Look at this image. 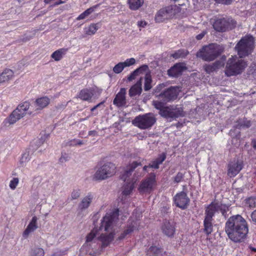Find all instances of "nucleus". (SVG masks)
I'll list each match as a JSON object with an SVG mask.
<instances>
[{
  "instance_id": "nucleus-1",
  "label": "nucleus",
  "mask_w": 256,
  "mask_h": 256,
  "mask_svg": "<svg viewBox=\"0 0 256 256\" xmlns=\"http://www.w3.org/2000/svg\"><path fill=\"white\" fill-rule=\"evenodd\" d=\"M246 220L240 215L230 216L226 223L225 231L228 238L237 242L243 240L248 233Z\"/></svg>"
},
{
  "instance_id": "nucleus-2",
  "label": "nucleus",
  "mask_w": 256,
  "mask_h": 256,
  "mask_svg": "<svg viewBox=\"0 0 256 256\" xmlns=\"http://www.w3.org/2000/svg\"><path fill=\"white\" fill-rule=\"evenodd\" d=\"M118 211L113 212L112 214H106L101 221V224L99 230L108 231L110 230H112V232L108 236L104 234H102L100 235L99 239L102 242V245L100 246L101 250L106 247L114 238V234L113 230L112 224L114 219L118 217Z\"/></svg>"
},
{
  "instance_id": "nucleus-3",
  "label": "nucleus",
  "mask_w": 256,
  "mask_h": 256,
  "mask_svg": "<svg viewBox=\"0 0 256 256\" xmlns=\"http://www.w3.org/2000/svg\"><path fill=\"white\" fill-rule=\"evenodd\" d=\"M152 105L157 110H158L159 114L165 118H176L184 116L182 108L176 106H164V103L158 101L154 100Z\"/></svg>"
},
{
  "instance_id": "nucleus-4",
  "label": "nucleus",
  "mask_w": 256,
  "mask_h": 256,
  "mask_svg": "<svg viewBox=\"0 0 256 256\" xmlns=\"http://www.w3.org/2000/svg\"><path fill=\"white\" fill-rule=\"evenodd\" d=\"M236 56H232L226 62L225 74L228 76L240 74L247 66L246 62Z\"/></svg>"
},
{
  "instance_id": "nucleus-5",
  "label": "nucleus",
  "mask_w": 256,
  "mask_h": 256,
  "mask_svg": "<svg viewBox=\"0 0 256 256\" xmlns=\"http://www.w3.org/2000/svg\"><path fill=\"white\" fill-rule=\"evenodd\" d=\"M254 38L252 36H246L242 38L235 46L239 57L242 58L250 54L254 50Z\"/></svg>"
},
{
  "instance_id": "nucleus-6",
  "label": "nucleus",
  "mask_w": 256,
  "mask_h": 256,
  "mask_svg": "<svg viewBox=\"0 0 256 256\" xmlns=\"http://www.w3.org/2000/svg\"><path fill=\"white\" fill-rule=\"evenodd\" d=\"M224 47L217 44H210L204 47L202 50L197 53V56L205 61H212L224 51Z\"/></svg>"
},
{
  "instance_id": "nucleus-7",
  "label": "nucleus",
  "mask_w": 256,
  "mask_h": 256,
  "mask_svg": "<svg viewBox=\"0 0 256 256\" xmlns=\"http://www.w3.org/2000/svg\"><path fill=\"white\" fill-rule=\"evenodd\" d=\"M116 172V166L112 162H108L98 168L92 176L94 180H106Z\"/></svg>"
},
{
  "instance_id": "nucleus-8",
  "label": "nucleus",
  "mask_w": 256,
  "mask_h": 256,
  "mask_svg": "<svg viewBox=\"0 0 256 256\" xmlns=\"http://www.w3.org/2000/svg\"><path fill=\"white\" fill-rule=\"evenodd\" d=\"M154 114L149 112L136 116L132 120V124L140 129L145 130L150 128L156 122Z\"/></svg>"
},
{
  "instance_id": "nucleus-9",
  "label": "nucleus",
  "mask_w": 256,
  "mask_h": 256,
  "mask_svg": "<svg viewBox=\"0 0 256 256\" xmlns=\"http://www.w3.org/2000/svg\"><path fill=\"white\" fill-rule=\"evenodd\" d=\"M30 103L28 102H24L20 104L8 118L7 122L9 124H14L24 117L30 108Z\"/></svg>"
},
{
  "instance_id": "nucleus-10",
  "label": "nucleus",
  "mask_w": 256,
  "mask_h": 256,
  "mask_svg": "<svg viewBox=\"0 0 256 256\" xmlns=\"http://www.w3.org/2000/svg\"><path fill=\"white\" fill-rule=\"evenodd\" d=\"M236 22L225 18H218L213 24L214 28L218 32H225L233 28L236 26Z\"/></svg>"
},
{
  "instance_id": "nucleus-11",
  "label": "nucleus",
  "mask_w": 256,
  "mask_h": 256,
  "mask_svg": "<svg viewBox=\"0 0 256 256\" xmlns=\"http://www.w3.org/2000/svg\"><path fill=\"white\" fill-rule=\"evenodd\" d=\"M156 185V174L150 173V176L142 180L139 188L140 192H150Z\"/></svg>"
},
{
  "instance_id": "nucleus-12",
  "label": "nucleus",
  "mask_w": 256,
  "mask_h": 256,
  "mask_svg": "<svg viewBox=\"0 0 256 256\" xmlns=\"http://www.w3.org/2000/svg\"><path fill=\"white\" fill-rule=\"evenodd\" d=\"M213 207L207 206L205 210V218L204 220V232L209 234L212 233L213 230V224L212 223L213 215Z\"/></svg>"
},
{
  "instance_id": "nucleus-13",
  "label": "nucleus",
  "mask_w": 256,
  "mask_h": 256,
  "mask_svg": "<svg viewBox=\"0 0 256 256\" xmlns=\"http://www.w3.org/2000/svg\"><path fill=\"white\" fill-rule=\"evenodd\" d=\"M174 12L172 6H167L161 8L156 14L155 20L157 22H162L166 20L172 18Z\"/></svg>"
},
{
  "instance_id": "nucleus-14",
  "label": "nucleus",
  "mask_w": 256,
  "mask_h": 256,
  "mask_svg": "<svg viewBox=\"0 0 256 256\" xmlns=\"http://www.w3.org/2000/svg\"><path fill=\"white\" fill-rule=\"evenodd\" d=\"M178 88L177 87L170 86L161 92L158 97L163 98L166 102L175 100L178 94Z\"/></svg>"
},
{
  "instance_id": "nucleus-15",
  "label": "nucleus",
  "mask_w": 256,
  "mask_h": 256,
  "mask_svg": "<svg viewBox=\"0 0 256 256\" xmlns=\"http://www.w3.org/2000/svg\"><path fill=\"white\" fill-rule=\"evenodd\" d=\"M176 205L182 209L186 208L190 202V199L186 192H182L177 194L174 197Z\"/></svg>"
},
{
  "instance_id": "nucleus-16",
  "label": "nucleus",
  "mask_w": 256,
  "mask_h": 256,
  "mask_svg": "<svg viewBox=\"0 0 256 256\" xmlns=\"http://www.w3.org/2000/svg\"><path fill=\"white\" fill-rule=\"evenodd\" d=\"M242 168L240 161L231 162L228 165V175L230 178L236 176Z\"/></svg>"
},
{
  "instance_id": "nucleus-17",
  "label": "nucleus",
  "mask_w": 256,
  "mask_h": 256,
  "mask_svg": "<svg viewBox=\"0 0 256 256\" xmlns=\"http://www.w3.org/2000/svg\"><path fill=\"white\" fill-rule=\"evenodd\" d=\"M126 88H121L120 92L116 94L113 100V104L118 108L124 106L126 104Z\"/></svg>"
},
{
  "instance_id": "nucleus-18",
  "label": "nucleus",
  "mask_w": 256,
  "mask_h": 256,
  "mask_svg": "<svg viewBox=\"0 0 256 256\" xmlns=\"http://www.w3.org/2000/svg\"><path fill=\"white\" fill-rule=\"evenodd\" d=\"M210 206L214 208V210L212 212L214 216V214L216 212L220 210L222 213V215L224 217V218H226L228 216L229 214L230 213V211L228 206H226V205H223L218 202H212L208 206Z\"/></svg>"
},
{
  "instance_id": "nucleus-19",
  "label": "nucleus",
  "mask_w": 256,
  "mask_h": 256,
  "mask_svg": "<svg viewBox=\"0 0 256 256\" xmlns=\"http://www.w3.org/2000/svg\"><path fill=\"white\" fill-rule=\"evenodd\" d=\"M98 234V230L96 228H94L91 232L88 234L86 236V244L88 247H91L92 249L97 250L98 247V244L96 242L98 239L96 238Z\"/></svg>"
},
{
  "instance_id": "nucleus-20",
  "label": "nucleus",
  "mask_w": 256,
  "mask_h": 256,
  "mask_svg": "<svg viewBox=\"0 0 256 256\" xmlns=\"http://www.w3.org/2000/svg\"><path fill=\"white\" fill-rule=\"evenodd\" d=\"M175 230L174 224L172 221L165 220L162 226V232L168 237L174 236Z\"/></svg>"
},
{
  "instance_id": "nucleus-21",
  "label": "nucleus",
  "mask_w": 256,
  "mask_h": 256,
  "mask_svg": "<svg viewBox=\"0 0 256 256\" xmlns=\"http://www.w3.org/2000/svg\"><path fill=\"white\" fill-rule=\"evenodd\" d=\"M142 165L141 162H134L126 168L124 174L121 175L120 178L124 182L127 181L128 183V178L131 176L132 172L136 167Z\"/></svg>"
},
{
  "instance_id": "nucleus-22",
  "label": "nucleus",
  "mask_w": 256,
  "mask_h": 256,
  "mask_svg": "<svg viewBox=\"0 0 256 256\" xmlns=\"http://www.w3.org/2000/svg\"><path fill=\"white\" fill-rule=\"evenodd\" d=\"M184 69L182 64H176L168 70V74L170 76L178 77L182 74Z\"/></svg>"
},
{
  "instance_id": "nucleus-23",
  "label": "nucleus",
  "mask_w": 256,
  "mask_h": 256,
  "mask_svg": "<svg viewBox=\"0 0 256 256\" xmlns=\"http://www.w3.org/2000/svg\"><path fill=\"white\" fill-rule=\"evenodd\" d=\"M50 102V100L46 96H44L36 99L34 103L35 111L41 110L46 107Z\"/></svg>"
},
{
  "instance_id": "nucleus-24",
  "label": "nucleus",
  "mask_w": 256,
  "mask_h": 256,
  "mask_svg": "<svg viewBox=\"0 0 256 256\" xmlns=\"http://www.w3.org/2000/svg\"><path fill=\"white\" fill-rule=\"evenodd\" d=\"M93 199L94 196L91 193L88 194L87 196L83 198L78 204V207L80 210H83L88 208L90 206Z\"/></svg>"
},
{
  "instance_id": "nucleus-25",
  "label": "nucleus",
  "mask_w": 256,
  "mask_h": 256,
  "mask_svg": "<svg viewBox=\"0 0 256 256\" xmlns=\"http://www.w3.org/2000/svg\"><path fill=\"white\" fill-rule=\"evenodd\" d=\"M142 78H140L136 84L132 86L129 90V95L130 97L134 96L137 94L140 95L142 91Z\"/></svg>"
},
{
  "instance_id": "nucleus-26",
  "label": "nucleus",
  "mask_w": 256,
  "mask_h": 256,
  "mask_svg": "<svg viewBox=\"0 0 256 256\" xmlns=\"http://www.w3.org/2000/svg\"><path fill=\"white\" fill-rule=\"evenodd\" d=\"M224 66V63L222 61L217 60L211 64L205 65L204 66V68L207 73L210 74V72H212L219 69L220 68L223 66Z\"/></svg>"
},
{
  "instance_id": "nucleus-27",
  "label": "nucleus",
  "mask_w": 256,
  "mask_h": 256,
  "mask_svg": "<svg viewBox=\"0 0 256 256\" xmlns=\"http://www.w3.org/2000/svg\"><path fill=\"white\" fill-rule=\"evenodd\" d=\"M37 220L38 219L36 216H34L32 217L30 223L28 224L27 228L23 232L24 237L27 238L30 234L34 232L37 228Z\"/></svg>"
},
{
  "instance_id": "nucleus-28",
  "label": "nucleus",
  "mask_w": 256,
  "mask_h": 256,
  "mask_svg": "<svg viewBox=\"0 0 256 256\" xmlns=\"http://www.w3.org/2000/svg\"><path fill=\"white\" fill-rule=\"evenodd\" d=\"M14 76V72L10 69H5L0 74V84L6 82Z\"/></svg>"
},
{
  "instance_id": "nucleus-29",
  "label": "nucleus",
  "mask_w": 256,
  "mask_h": 256,
  "mask_svg": "<svg viewBox=\"0 0 256 256\" xmlns=\"http://www.w3.org/2000/svg\"><path fill=\"white\" fill-rule=\"evenodd\" d=\"M136 182V180H132V182L130 181V182L123 186V190L122 193V200H123L124 198H126L127 196L130 195L132 193L134 188V184Z\"/></svg>"
},
{
  "instance_id": "nucleus-30",
  "label": "nucleus",
  "mask_w": 256,
  "mask_h": 256,
  "mask_svg": "<svg viewBox=\"0 0 256 256\" xmlns=\"http://www.w3.org/2000/svg\"><path fill=\"white\" fill-rule=\"evenodd\" d=\"M93 95V90L92 89L84 88L80 90L78 96L83 100L90 101Z\"/></svg>"
},
{
  "instance_id": "nucleus-31",
  "label": "nucleus",
  "mask_w": 256,
  "mask_h": 256,
  "mask_svg": "<svg viewBox=\"0 0 256 256\" xmlns=\"http://www.w3.org/2000/svg\"><path fill=\"white\" fill-rule=\"evenodd\" d=\"M33 151L30 149H27L22 154L20 160V164L24 166L32 158Z\"/></svg>"
},
{
  "instance_id": "nucleus-32",
  "label": "nucleus",
  "mask_w": 256,
  "mask_h": 256,
  "mask_svg": "<svg viewBox=\"0 0 256 256\" xmlns=\"http://www.w3.org/2000/svg\"><path fill=\"white\" fill-rule=\"evenodd\" d=\"M100 24L99 23L92 24L84 28V32L87 35L92 36L96 34V31L100 28Z\"/></svg>"
},
{
  "instance_id": "nucleus-33",
  "label": "nucleus",
  "mask_w": 256,
  "mask_h": 256,
  "mask_svg": "<svg viewBox=\"0 0 256 256\" xmlns=\"http://www.w3.org/2000/svg\"><path fill=\"white\" fill-rule=\"evenodd\" d=\"M67 51V48L59 49L54 52L52 54L51 57L56 61H58L62 58L63 56H64L66 54Z\"/></svg>"
},
{
  "instance_id": "nucleus-34",
  "label": "nucleus",
  "mask_w": 256,
  "mask_h": 256,
  "mask_svg": "<svg viewBox=\"0 0 256 256\" xmlns=\"http://www.w3.org/2000/svg\"><path fill=\"white\" fill-rule=\"evenodd\" d=\"M144 0H128L129 8L132 10H137L144 4Z\"/></svg>"
},
{
  "instance_id": "nucleus-35",
  "label": "nucleus",
  "mask_w": 256,
  "mask_h": 256,
  "mask_svg": "<svg viewBox=\"0 0 256 256\" xmlns=\"http://www.w3.org/2000/svg\"><path fill=\"white\" fill-rule=\"evenodd\" d=\"M237 124L236 126V127L238 128H248L251 126V122L250 120H248L246 118L239 119L237 121Z\"/></svg>"
},
{
  "instance_id": "nucleus-36",
  "label": "nucleus",
  "mask_w": 256,
  "mask_h": 256,
  "mask_svg": "<svg viewBox=\"0 0 256 256\" xmlns=\"http://www.w3.org/2000/svg\"><path fill=\"white\" fill-rule=\"evenodd\" d=\"M100 4H96L92 7H91L86 10L84 12L81 14L76 18L77 20H81L85 18L90 14H91L94 11V10L97 8L99 6Z\"/></svg>"
},
{
  "instance_id": "nucleus-37",
  "label": "nucleus",
  "mask_w": 256,
  "mask_h": 256,
  "mask_svg": "<svg viewBox=\"0 0 256 256\" xmlns=\"http://www.w3.org/2000/svg\"><path fill=\"white\" fill-rule=\"evenodd\" d=\"M31 256H44V250L40 248L34 247L31 248L30 252Z\"/></svg>"
},
{
  "instance_id": "nucleus-38",
  "label": "nucleus",
  "mask_w": 256,
  "mask_h": 256,
  "mask_svg": "<svg viewBox=\"0 0 256 256\" xmlns=\"http://www.w3.org/2000/svg\"><path fill=\"white\" fill-rule=\"evenodd\" d=\"M146 68H148V66L146 65H144L136 69L128 76V80L129 81H132L136 78V76L138 75L140 71L142 70H146Z\"/></svg>"
},
{
  "instance_id": "nucleus-39",
  "label": "nucleus",
  "mask_w": 256,
  "mask_h": 256,
  "mask_svg": "<svg viewBox=\"0 0 256 256\" xmlns=\"http://www.w3.org/2000/svg\"><path fill=\"white\" fill-rule=\"evenodd\" d=\"M152 78L151 76L149 74H146L145 76L144 84V90L148 91L151 89L152 86Z\"/></svg>"
},
{
  "instance_id": "nucleus-40",
  "label": "nucleus",
  "mask_w": 256,
  "mask_h": 256,
  "mask_svg": "<svg viewBox=\"0 0 256 256\" xmlns=\"http://www.w3.org/2000/svg\"><path fill=\"white\" fill-rule=\"evenodd\" d=\"M80 196V190L78 189H74L71 192L70 196L68 198V201H72L78 199Z\"/></svg>"
},
{
  "instance_id": "nucleus-41",
  "label": "nucleus",
  "mask_w": 256,
  "mask_h": 256,
  "mask_svg": "<svg viewBox=\"0 0 256 256\" xmlns=\"http://www.w3.org/2000/svg\"><path fill=\"white\" fill-rule=\"evenodd\" d=\"M188 51H185L184 50H179L177 51L176 52L173 54L172 56L176 58H184L186 57L188 54Z\"/></svg>"
},
{
  "instance_id": "nucleus-42",
  "label": "nucleus",
  "mask_w": 256,
  "mask_h": 256,
  "mask_svg": "<svg viewBox=\"0 0 256 256\" xmlns=\"http://www.w3.org/2000/svg\"><path fill=\"white\" fill-rule=\"evenodd\" d=\"M148 252L154 254V256H158L162 252V250L156 246H152L149 248Z\"/></svg>"
},
{
  "instance_id": "nucleus-43",
  "label": "nucleus",
  "mask_w": 256,
  "mask_h": 256,
  "mask_svg": "<svg viewBox=\"0 0 256 256\" xmlns=\"http://www.w3.org/2000/svg\"><path fill=\"white\" fill-rule=\"evenodd\" d=\"M124 66L122 62H118L116 64L113 68V72L115 74H120V73L123 70L124 68Z\"/></svg>"
},
{
  "instance_id": "nucleus-44",
  "label": "nucleus",
  "mask_w": 256,
  "mask_h": 256,
  "mask_svg": "<svg viewBox=\"0 0 256 256\" xmlns=\"http://www.w3.org/2000/svg\"><path fill=\"white\" fill-rule=\"evenodd\" d=\"M255 198L250 197L246 200V204L250 208H255Z\"/></svg>"
},
{
  "instance_id": "nucleus-45",
  "label": "nucleus",
  "mask_w": 256,
  "mask_h": 256,
  "mask_svg": "<svg viewBox=\"0 0 256 256\" xmlns=\"http://www.w3.org/2000/svg\"><path fill=\"white\" fill-rule=\"evenodd\" d=\"M19 182V179L18 178H13L10 182V188L14 190L16 189V186Z\"/></svg>"
},
{
  "instance_id": "nucleus-46",
  "label": "nucleus",
  "mask_w": 256,
  "mask_h": 256,
  "mask_svg": "<svg viewBox=\"0 0 256 256\" xmlns=\"http://www.w3.org/2000/svg\"><path fill=\"white\" fill-rule=\"evenodd\" d=\"M122 62L124 68H126L136 63V60L134 58H130L126 60L124 62Z\"/></svg>"
},
{
  "instance_id": "nucleus-47",
  "label": "nucleus",
  "mask_w": 256,
  "mask_h": 256,
  "mask_svg": "<svg viewBox=\"0 0 256 256\" xmlns=\"http://www.w3.org/2000/svg\"><path fill=\"white\" fill-rule=\"evenodd\" d=\"M134 230L132 227H128L124 232L118 238V239L120 240L124 238V237L128 234H130Z\"/></svg>"
},
{
  "instance_id": "nucleus-48",
  "label": "nucleus",
  "mask_w": 256,
  "mask_h": 256,
  "mask_svg": "<svg viewBox=\"0 0 256 256\" xmlns=\"http://www.w3.org/2000/svg\"><path fill=\"white\" fill-rule=\"evenodd\" d=\"M166 158V155L164 153H162L161 154L158 158L156 160H154L156 162H157L158 164H160L162 163V162L165 160Z\"/></svg>"
},
{
  "instance_id": "nucleus-49",
  "label": "nucleus",
  "mask_w": 256,
  "mask_h": 256,
  "mask_svg": "<svg viewBox=\"0 0 256 256\" xmlns=\"http://www.w3.org/2000/svg\"><path fill=\"white\" fill-rule=\"evenodd\" d=\"M183 178H184L183 174L181 172H178L176 176L174 178V182H176L178 183L182 180Z\"/></svg>"
},
{
  "instance_id": "nucleus-50",
  "label": "nucleus",
  "mask_w": 256,
  "mask_h": 256,
  "mask_svg": "<svg viewBox=\"0 0 256 256\" xmlns=\"http://www.w3.org/2000/svg\"><path fill=\"white\" fill-rule=\"evenodd\" d=\"M149 168L158 169L159 168V164L155 160L153 161L152 164H149Z\"/></svg>"
},
{
  "instance_id": "nucleus-51",
  "label": "nucleus",
  "mask_w": 256,
  "mask_h": 256,
  "mask_svg": "<svg viewBox=\"0 0 256 256\" xmlns=\"http://www.w3.org/2000/svg\"><path fill=\"white\" fill-rule=\"evenodd\" d=\"M216 2L222 4H230L232 0H214Z\"/></svg>"
},
{
  "instance_id": "nucleus-52",
  "label": "nucleus",
  "mask_w": 256,
  "mask_h": 256,
  "mask_svg": "<svg viewBox=\"0 0 256 256\" xmlns=\"http://www.w3.org/2000/svg\"><path fill=\"white\" fill-rule=\"evenodd\" d=\"M206 32H207L206 30H203L200 34H198L196 36V40H202L204 38V35L206 34Z\"/></svg>"
},
{
  "instance_id": "nucleus-53",
  "label": "nucleus",
  "mask_w": 256,
  "mask_h": 256,
  "mask_svg": "<svg viewBox=\"0 0 256 256\" xmlns=\"http://www.w3.org/2000/svg\"><path fill=\"white\" fill-rule=\"evenodd\" d=\"M164 87V84H158L154 90L155 92H160Z\"/></svg>"
},
{
  "instance_id": "nucleus-54",
  "label": "nucleus",
  "mask_w": 256,
  "mask_h": 256,
  "mask_svg": "<svg viewBox=\"0 0 256 256\" xmlns=\"http://www.w3.org/2000/svg\"><path fill=\"white\" fill-rule=\"evenodd\" d=\"M251 218L252 222H254V224H256V210H255L252 213Z\"/></svg>"
},
{
  "instance_id": "nucleus-55",
  "label": "nucleus",
  "mask_w": 256,
  "mask_h": 256,
  "mask_svg": "<svg viewBox=\"0 0 256 256\" xmlns=\"http://www.w3.org/2000/svg\"><path fill=\"white\" fill-rule=\"evenodd\" d=\"M147 24V22L144 20H140L138 22V26L144 28Z\"/></svg>"
},
{
  "instance_id": "nucleus-56",
  "label": "nucleus",
  "mask_w": 256,
  "mask_h": 256,
  "mask_svg": "<svg viewBox=\"0 0 256 256\" xmlns=\"http://www.w3.org/2000/svg\"><path fill=\"white\" fill-rule=\"evenodd\" d=\"M44 140L45 138H41L40 139L38 140L36 142H37L38 146H40L42 144L44 143Z\"/></svg>"
},
{
  "instance_id": "nucleus-57",
  "label": "nucleus",
  "mask_w": 256,
  "mask_h": 256,
  "mask_svg": "<svg viewBox=\"0 0 256 256\" xmlns=\"http://www.w3.org/2000/svg\"><path fill=\"white\" fill-rule=\"evenodd\" d=\"M98 135V132L96 130H90L88 132V136H94Z\"/></svg>"
},
{
  "instance_id": "nucleus-58",
  "label": "nucleus",
  "mask_w": 256,
  "mask_h": 256,
  "mask_svg": "<svg viewBox=\"0 0 256 256\" xmlns=\"http://www.w3.org/2000/svg\"><path fill=\"white\" fill-rule=\"evenodd\" d=\"M251 144L254 149L256 150V139L252 140Z\"/></svg>"
},
{
  "instance_id": "nucleus-59",
  "label": "nucleus",
  "mask_w": 256,
  "mask_h": 256,
  "mask_svg": "<svg viewBox=\"0 0 256 256\" xmlns=\"http://www.w3.org/2000/svg\"><path fill=\"white\" fill-rule=\"evenodd\" d=\"M103 104V102H100L97 105H96V106H94V107H93L92 109H91V111L92 112H93L94 111L96 108H98L100 104Z\"/></svg>"
},
{
  "instance_id": "nucleus-60",
  "label": "nucleus",
  "mask_w": 256,
  "mask_h": 256,
  "mask_svg": "<svg viewBox=\"0 0 256 256\" xmlns=\"http://www.w3.org/2000/svg\"><path fill=\"white\" fill-rule=\"evenodd\" d=\"M64 3V2L62 1V0H60L58 2H56L54 4V6H58V4H63Z\"/></svg>"
},
{
  "instance_id": "nucleus-61",
  "label": "nucleus",
  "mask_w": 256,
  "mask_h": 256,
  "mask_svg": "<svg viewBox=\"0 0 256 256\" xmlns=\"http://www.w3.org/2000/svg\"><path fill=\"white\" fill-rule=\"evenodd\" d=\"M84 142L82 140H76V143L75 144V145H82L83 144Z\"/></svg>"
},
{
  "instance_id": "nucleus-62",
  "label": "nucleus",
  "mask_w": 256,
  "mask_h": 256,
  "mask_svg": "<svg viewBox=\"0 0 256 256\" xmlns=\"http://www.w3.org/2000/svg\"><path fill=\"white\" fill-rule=\"evenodd\" d=\"M5 56V54L2 51H0V58H4Z\"/></svg>"
},
{
  "instance_id": "nucleus-63",
  "label": "nucleus",
  "mask_w": 256,
  "mask_h": 256,
  "mask_svg": "<svg viewBox=\"0 0 256 256\" xmlns=\"http://www.w3.org/2000/svg\"><path fill=\"white\" fill-rule=\"evenodd\" d=\"M148 168H149V165L148 166H144L143 168V170L146 171Z\"/></svg>"
},
{
  "instance_id": "nucleus-64",
  "label": "nucleus",
  "mask_w": 256,
  "mask_h": 256,
  "mask_svg": "<svg viewBox=\"0 0 256 256\" xmlns=\"http://www.w3.org/2000/svg\"><path fill=\"white\" fill-rule=\"evenodd\" d=\"M64 160H66L65 159V158L64 157H61L60 158V162H63Z\"/></svg>"
}]
</instances>
